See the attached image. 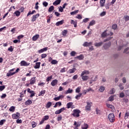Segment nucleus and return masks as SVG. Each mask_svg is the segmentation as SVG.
<instances>
[{
    "label": "nucleus",
    "mask_w": 129,
    "mask_h": 129,
    "mask_svg": "<svg viewBox=\"0 0 129 129\" xmlns=\"http://www.w3.org/2000/svg\"><path fill=\"white\" fill-rule=\"evenodd\" d=\"M80 113V110L75 109L73 110V113H72V114L75 117H79V116H80V115L79 114Z\"/></svg>",
    "instance_id": "1"
},
{
    "label": "nucleus",
    "mask_w": 129,
    "mask_h": 129,
    "mask_svg": "<svg viewBox=\"0 0 129 129\" xmlns=\"http://www.w3.org/2000/svg\"><path fill=\"white\" fill-rule=\"evenodd\" d=\"M108 118L110 122H113L115 120V117L113 113H110L108 115Z\"/></svg>",
    "instance_id": "2"
},
{
    "label": "nucleus",
    "mask_w": 129,
    "mask_h": 129,
    "mask_svg": "<svg viewBox=\"0 0 129 129\" xmlns=\"http://www.w3.org/2000/svg\"><path fill=\"white\" fill-rule=\"evenodd\" d=\"M91 104H92V103L87 102V105L85 107V109L87 111L90 110V107H91Z\"/></svg>",
    "instance_id": "3"
},
{
    "label": "nucleus",
    "mask_w": 129,
    "mask_h": 129,
    "mask_svg": "<svg viewBox=\"0 0 129 129\" xmlns=\"http://www.w3.org/2000/svg\"><path fill=\"white\" fill-rule=\"evenodd\" d=\"M110 46H111V42H109L108 43H105L103 46L104 49H105V50H107Z\"/></svg>",
    "instance_id": "4"
},
{
    "label": "nucleus",
    "mask_w": 129,
    "mask_h": 129,
    "mask_svg": "<svg viewBox=\"0 0 129 129\" xmlns=\"http://www.w3.org/2000/svg\"><path fill=\"white\" fill-rule=\"evenodd\" d=\"M35 82L36 77H33L30 79L29 84H30L31 85H33V84H35Z\"/></svg>",
    "instance_id": "5"
},
{
    "label": "nucleus",
    "mask_w": 129,
    "mask_h": 129,
    "mask_svg": "<svg viewBox=\"0 0 129 129\" xmlns=\"http://www.w3.org/2000/svg\"><path fill=\"white\" fill-rule=\"evenodd\" d=\"M20 64L21 66H29L30 65V63H28L25 60L21 61Z\"/></svg>",
    "instance_id": "6"
},
{
    "label": "nucleus",
    "mask_w": 129,
    "mask_h": 129,
    "mask_svg": "<svg viewBox=\"0 0 129 129\" xmlns=\"http://www.w3.org/2000/svg\"><path fill=\"white\" fill-rule=\"evenodd\" d=\"M39 17H40V14H37L36 15L33 16L32 18V22H35V21L37 20V18H39Z\"/></svg>",
    "instance_id": "7"
},
{
    "label": "nucleus",
    "mask_w": 129,
    "mask_h": 129,
    "mask_svg": "<svg viewBox=\"0 0 129 129\" xmlns=\"http://www.w3.org/2000/svg\"><path fill=\"white\" fill-rule=\"evenodd\" d=\"M90 73L89 71L85 70L82 72L81 76H83V75H88Z\"/></svg>",
    "instance_id": "8"
},
{
    "label": "nucleus",
    "mask_w": 129,
    "mask_h": 129,
    "mask_svg": "<svg viewBox=\"0 0 129 129\" xmlns=\"http://www.w3.org/2000/svg\"><path fill=\"white\" fill-rule=\"evenodd\" d=\"M82 77V79L84 81H87V80H88V79H89V77H88V76H81Z\"/></svg>",
    "instance_id": "9"
},
{
    "label": "nucleus",
    "mask_w": 129,
    "mask_h": 129,
    "mask_svg": "<svg viewBox=\"0 0 129 129\" xmlns=\"http://www.w3.org/2000/svg\"><path fill=\"white\" fill-rule=\"evenodd\" d=\"M92 45V42H85L83 44V46L84 47H88L89 46H91Z\"/></svg>",
    "instance_id": "10"
},
{
    "label": "nucleus",
    "mask_w": 129,
    "mask_h": 129,
    "mask_svg": "<svg viewBox=\"0 0 129 129\" xmlns=\"http://www.w3.org/2000/svg\"><path fill=\"white\" fill-rule=\"evenodd\" d=\"M103 44V42H96L94 44V46L95 47H101Z\"/></svg>",
    "instance_id": "11"
},
{
    "label": "nucleus",
    "mask_w": 129,
    "mask_h": 129,
    "mask_svg": "<svg viewBox=\"0 0 129 129\" xmlns=\"http://www.w3.org/2000/svg\"><path fill=\"white\" fill-rule=\"evenodd\" d=\"M24 12V8H21L20 10L17 11V16L19 17L20 15H21V13H23Z\"/></svg>",
    "instance_id": "12"
},
{
    "label": "nucleus",
    "mask_w": 129,
    "mask_h": 129,
    "mask_svg": "<svg viewBox=\"0 0 129 129\" xmlns=\"http://www.w3.org/2000/svg\"><path fill=\"white\" fill-rule=\"evenodd\" d=\"M57 83H58V80L56 79L53 80L51 83V85H52V86H55V85H56Z\"/></svg>",
    "instance_id": "13"
},
{
    "label": "nucleus",
    "mask_w": 129,
    "mask_h": 129,
    "mask_svg": "<svg viewBox=\"0 0 129 129\" xmlns=\"http://www.w3.org/2000/svg\"><path fill=\"white\" fill-rule=\"evenodd\" d=\"M39 37H40V35H39L38 34L35 35L32 37L33 41H37L38 39H39Z\"/></svg>",
    "instance_id": "14"
},
{
    "label": "nucleus",
    "mask_w": 129,
    "mask_h": 129,
    "mask_svg": "<svg viewBox=\"0 0 129 129\" xmlns=\"http://www.w3.org/2000/svg\"><path fill=\"white\" fill-rule=\"evenodd\" d=\"M63 23H64V20H61L60 21H58L56 22L55 24V25L58 27L59 26H60V25H63Z\"/></svg>",
    "instance_id": "15"
},
{
    "label": "nucleus",
    "mask_w": 129,
    "mask_h": 129,
    "mask_svg": "<svg viewBox=\"0 0 129 129\" xmlns=\"http://www.w3.org/2000/svg\"><path fill=\"white\" fill-rule=\"evenodd\" d=\"M100 4L101 8H103L105 4V0H100Z\"/></svg>",
    "instance_id": "16"
},
{
    "label": "nucleus",
    "mask_w": 129,
    "mask_h": 129,
    "mask_svg": "<svg viewBox=\"0 0 129 129\" xmlns=\"http://www.w3.org/2000/svg\"><path fill=\"white\" fill-rule=\"evenodd\" d=\"M76 59H79V60H83V59H84V55L83 54H81L79 56H77L76 57Z\"/></svg>",
    "instance_id": "17"
},
{
    "label": "nucleus",
    "mask_w": 129,
    "mask_h": 129,
    "mask_svg": "<svg viewBox=\"0 0 129 129\" xmlns=\"http://www.w3.org/2000/svg\"><path fill=\"white\" fill-rule=\"evenodd\" d=\"M47 50H48V47L43 48L40 50H39L38 53H43V52H45V51H47Z\"/></svg>",
    "instance_id": "18"
},
{
    "label": "nucleus",
    "mask_w": 129,
    "mask_h": 129,
    "mask_svg": "<svg viewBox=\"0 0 129 129\" xmlns=\"http://www.w3.org/2000/svg\"><path fill=\"white\" fill-rule=\"evenodd\" d=\"M71 24L72 25H74L75 28H76V27H77V21H75L74 20H72L71 21Z\"/></svg>",
    "instance_id": "19"
},
{
    "label": "nucleus",
    "mask_w": 129,
    "mask_h": 129,
    "mask_svg": "<svg viewBox=\"0 0 129 129\" xmlns=\"http://www.w3.org/2000/svg\"><path fill=\"white\" fill-rule=\"evenodd\" d=\"M60 3L61 0H56L53 3V6H58V5H60Z\"/></svg>",
    "instance_id": "20"
},
{
    "label": "nucleus",
    "mask_w": 129,
    "mask_h": 129,
    "mask_svg": "<svg viewBox=\"0 0 129 129\" xmlns=\"http://www.w3.org/2000/svg\"><path fill=\"white\" fill-rule=\"evenodd\" d=\"M22 38H24V35H20L18 36L17 37L18 40H17V43H20V40H21V39H22Z\"/></svg>",
    "instance_id": "21"
},
{
    "label": "nucleus",
    "mask_w": 129,
    "mask_h": 129,
    "mask_svg": "<svg viewBox=\"0 0 129 129\" xmlns=\"http://www.w3.org/2000/svg\"><path fill=\"white\" fill-rule=\"evenodd\" d=\"M40 65H41L40 62H36L34 68L35 69H39V68H40Z\"/></svg>",
    "instance_id": "22"
},
{
    "label": "nucleus",
    "mask_w": 129,
    "mask_h": 129,
    "mask_svg": "<svg viewBox=\"0 0 129 129\" xmlns=\"http://www.w3.org/2000/svg\"><path fill=\"white\" fill-rule=\"evenodd\" d=\"M74 125H75L76 127H79V126H80L81 125V123L79 122L75 121L74 123Z\"/></svg>",
    "instance_id": "23"
},
{
    "label": "nucleus",
    "mask_w": 129,
    "mask_h": 129,
    "mask_svg": "<svg viewBox=\"0 0 129 129\" xmlns=\"http://www.w3.org/2000/svg\"><path fill=\"white\" fill-rule=\"evenodd\" d=\"M16 72H13L12 73L11 71H9L7 74V76L8 77H10V76H12V75H14V74H15Z\"/></svg>",
    "instance_id": "24"
},
{
    "label": "nucleus",
    "mask_w": 129,
    "mask_h": 129,
    "mask_svg": "<svg viewBox=\"0 0 129 129\" xmlns=\"http://www.w3.org/2000/svg\"><path fill=\"white\" fill-rule=\"evenodd\" d=\"M62 98H63V95H60L59 96L55 97L54 98V100H55V101H58V100H59V99Z\"/></svg>",
    "instance_id": "25"
},
{
    "label": "nucleus",
    "mask_w": 129,
    "mask_h": 129,
    "mask_svg": "<svg viewBox=\"0 0 129 129\" xmlns=\"http://www.w3.org/2000/svg\"><path fill=\"white\" fill-rule=\"evenodd\" d=\"M72 92H73V90L69 88V89L66 91L65 93L66 94H68V93H72Z\"/></svg>",
    "instance_id": "26"
},
{
    "label": "nucleus",
    "mask_w": 129,
    "mask_h": 129,
    "mask_svg": "<svg viewBox=\"0 0 129 129\" xmlns=\"http://www.w3.org/2000/svg\"><path fill=\"white\" fill-rule=\"evenodd\" d=\"M82 129H88V124L85 123L83 125H82Z\"/></svg>",
    "instance_id": "27"
},
{
    "label": "nucleus",
    "mask_w": 129,
    "mask_h": 129,
    "mask_svg": "<svg viewBox=\"0 0 129 129\" xmlns=\"http://www.w3.org/2000/svg\"><path fill=\"white\" fill-rule=\"evenodd\" d=\"M31 104H32V100H28L25 102L26 105H31Z\"/></svg>",
    "instance_id": "28"
},
{
    "label": "nucleus",
    "mask_w": 129,
    "mask_h": 129,
    "mask_svg": "<svg viewBox=\"0 0 129 129\" xmlns=\"http://www.w3.org/2000/svg\"><path fill=\"white\" fill-rule=\"evenodd\" d=\"M76 71V68H73L69 70V73H74Z\"/></svg>",
    "instance_id": "29"
},
{
    "label": "nucleus",
    "mask_w": 129,
    "mask_h": 129,
    "mask_svg": "<svg viewBox=\"0 0 129 129\" xmlns=\"http://www.w3.org/2000/svg\"><path fill=\"white\" fill-rule=\"evenodd\" d=\"M115 92V89L114 88H112L111 90L109 91V94H113Z\"/></svg>",
    "instance_id": "30"
},
{
    "label": "nucleus",
    "mask_w": 129,
    "mask_h": 129,
    "mask_svg": "<svg viewBox=\"0 0 129 129\" xmlns=\"http://www.w3.org/2000/svg\"><path fill=\"white\" fill-rule=\"evenodd\" d=\"M67 33H68V31H67V30H64L62 32V35H63L64 37H66V35H67Z\"/></svg>",
    "instance_id": "31"
},
{
    "label": "nucleus",
    "mask_w": 129,
    "mask_h": 129,
    "mask_svg": "<svg viewBox=\"0 0 129 129\" xmlns=\"http://www.w3.org/2000/svg\"><path fill=\"white\" fill-rule=\"evenodd\" d=\"M104 90H105V88L104 86H101L100 87L99 91H100V92H103Z\"/></svg>",
    "instance_id": "32"
},
{
    "label": "nucleus",
    "mask_w": 129,
    "mask_h": 129,
    "mask_svg": "<svg viewBox=\"0 0 129 129\" xmlns=\"http://www.w3.org/2000/svg\"><path fill=\"white\" fill-rule=\"evenodd\" d=\"M127 45V44H123V45H121H121L118 47V50H121V49H122V48H123V47H126Z\"/></svg>",
    "instance_id": "33"
},
{
    "label": "nucleus",
    "mask_w": 129,
    "mask_h": 129,
    "mask_svg": "<svg viewBox=\"0 0 129 129\" xmlns=\"http://www.w3.org/2000/svg\"><path fill=\"white\" fill-rule=\"evenodd\" d=\"M46 93V91L45 90H43V91H41V92L39 93L38 96H43V95H44V94Z\"/></svg>",
    "instance_id": "34"
},
{
    "label": "nucleus",
    "mask_w": 129,
    "mask_h": 129,
    "mask_svg": "<svg viewBox=\"0 0 129 129\" xmlns=\"http://www.w3.org/2000/svg\"><path fill=\"white\" fill-rule=\"evenodd\" d=\"M78 12H79V10H77V11H75L74 12H72L71 13V15H72V16H74V15H76V14H78Z\"/></svg>",
    "instance_id": "35"
},
{
    "label": "nucleus",
    "mask_w": 129,
    "mask_h": 129,
    "mask_svg": "<svg viewBox=\"0 0 129 129\" xmlns=\"http://www.w3.org/2000/svg\"><path fill=\"white\" fill-rule=\"evenodd\" d=\"M51 105H52V103L51 102H48L46 105V108H49Z\"/></svg>",
    "instance_id": "36"
},
{
    "label": "nucleus",
    "mask_w": 129,
    "mask_h": 129,
    "mask_svg": "<svg viewBox=\"0 0 129 129\" xmlns=\"http://www.w3.org/2000/svg\"><path fill=\"white\" fill-rule=\"evenodd\" d=\"M67 108H70L72 105H73V103L72 102H69L67 104Z\"/></svg>",
    "instance_id": "37"
},
{
    "label": "nucleus",
    "mask_w": 129,
    "mask_h": 129,
    "mask_svg": "<svg viewBox=\"0 0 129 129\" xmlns=\"http://www.w3.org/2000/svg\"><path fill=\"white\" fill-rule=\"evenodd\" d=\"M94 25H95V20H92L91 22H90L89 26H94Z\"/></svg>",
    "instance_id": "38"
},
{
    "label": "nucleus",
    "mask_w": 129,
    "mask_h": 129,
    "mask_svg": "<svg viewBox=\"0 0 129 129\" xmlns=\"http://www.w3.org/2000/svg\"><path fill=\"white\" fill-rule=\"evenodd\" d=\"M6 121H7V120L5 119L1 120L0 121V125H3L4 123H5V122H6Z\"/></svg>",
    "instance_id": "39"
},
{
    "label": "nucleus",
    "mask_w": 129,
    "mask_h": 129,
    "mask_svg": "<svg viewBox=\"0 0 129 129\" xmlns=\"http://www.w3.org/2000/svg\"><path fill=\"white\" fill-rule=\"evenodd\" d=\"M106 106H107V107H108L109 108H111V109H112L114 107L112 105L109 104H107V103L106 104Z\"/></svg>",
    "instance_id": "40"
},
{
    "label": "nucleus",
    "mask_w": 129,
    "mask_h": 129,
    "mask_svg": "<svg viewBox=\"0 0 129 129\" xmlns=\"http://www.w3.org/2000/svg\"><path fill=\"white\" fill-rule=\"evenodd\" d=\"M122 85H123L122 83H120L119 84V87L120 88V90H123V89H124V87H123Z\"/></svg>",
    "instance_id": "41"
},
{
    "label": "nucleus",
    "mask_w": 129,
    "mask_h": 129,
    "mask_svg": "<svg viewBox=\"0 0 129 129\" xmlns=\"http://www.w3.org/2000/svg\"><path fill=\"white\" fill-rule=\"evenodd\" d=\"M108 100L109 101H113V100H114V97L113 96H110Z\"/></svg>",
    "instance_id": "42"
},
{
    "label": "nucleus",
    "mask_w": 129,
    "mask_h": 129,
    "mask_svg": "<svg viewBox=\"0 0 129 129\" xmlns=\"http://www.w3.org/2000/svg\"><path fill=\"white\" fill-rule=\"evenodd\" d=\"M51 63L52 64H58V61L55 59H53L51 61Z\"/></svg>",
    "instance_id": "43"
},
{
    "label": "nucleus",
    "mask_w": 129,
    "mask_h": 129,
    "mask_svg": "<svg viewBox=\"0 0 129 129\" xmlns=\"http://www.w3.org/2000/svg\"><path fill=\"white\" fill-rule=\"evenodd\" d=\"M81 95H82V93H79L78 95H77L75 98L76 99H79V98H80V97H81Z\"/></svg>",
    "instance_id": "44"
},
{
    "label": "nucleus",
    "mask_w": 129,
    "mask_h": 129,
    "mask_svg": "<svg viewBox=\"0 0 129 129\" xmlns=\"http://www.w3.org/2000/svg\"><path fill=\"white\" fill-rule=\"evenodd\" d=\"M124 19L125 22H127V21H129V16L127 15H126L124 17Z\"/></svg>",
    "instance_id": "45"
},
{
    "label": "nucleus",
    "mask_w": 129,
    "mask_h": 129,
    "mask_svg": "<svg viewBox=\"0 0 129 129\" xmlns=\"http://www.w3.org/2000/svg\"><path fill=\"white\" fill-rule=\"evenodd\" d=\"M112 28L113 29V30H116V29H117V25L113 24L112 26Z\"/></svg>",
    "instance_id": "46"
},
{
    "label": "nucleus",
    "mask_w": 129,
    "mask_h": 129,
    "mask_svg": "<svg viewBox=\"0 0 129 129\" xmlns=\"http://www.w3.org/2000/svg\"><path fill=\"white\" fill-rule=\"evenodd\" d=\"M112 38H113V37H109L108 38H107L106 39H105L104 40V42H107L108 41H110V40H111V39H112Z\"/></svg>",
    "instance_id": "47"
},
{
    "label": "nucleus",
    "mask_w": 129,
    "mask_h": 129,
    "mask_svg": "<svg viewBox=\"0 0 129 129\" xmlns=\"http://www.w3.org/2000/svg\"><path fill=\"white\" fill-rule=\"evenodd\" d=\"M10 111H12V112H14L15 111V107L14 106H11L10 108L9 109Z\"/></svg>",
    "instance_id": "48"
},
{
    "label": "nucleus",
    "mask_w": 129,
    "mask_h": 129,
    "mask_svg": "<svg viewBox=\"0 0 129 129\" xmlns=\"http://www.w3.org/2000/svg\"><path fill=\"white\" fill-rule=\"evenodd\" d=\"M52 11H54V6H51L48 9V12H51Z\"/></svg>",
    "instance_id": "49"
},
{
    "label": "nucleus",
    "mask_w": 129,
    "mask_h": 129,
    "mask_svg": "<svg viewBox=\"0 0 129 129\" xmlns=\"http://www.w3.org/2000/svg\"><path fill=\"white\" fill-rule=\"evenodd\" d=\"M128 116H129V112H127L125 114V116H124L125 119H126L127 118H128Z\"/></svg>",
    "instance_id": "50"
},
{
    "label": "nucleus",
    "mask_w": 129,
    "mask_h": 129,
    "mask_svg": "<svg viewBox=\"0 0 129 129\" xmlns=\"http://www.w3.org/2000/svg\"><path fill=\"white\" fill-rule=\"evenodd\" d=\"M107 36V33H106V32H104L102 34V38H104V37H106Z\"/></svg>",
    "instance_id": "51"
},
{
    "label": "nucleus",
    "mask_w": 129,
    "mask_h": 129,
    "mask_svg": "<svg viewBox=\"0 0 129 129\" xmlns=\"http://www.w3.org/2000/svg\"><path fill=\"white\" fill-rule=\"evenodd\" d=\"M105 15H106V12L104 11L100 14V17H104V16H105Z\"/></svg>",
    "instance_id": "52"
},
{
    "label": "nucleus",
    "mask_w": 129,
    "mask_h": 129,
    "mask_svg": "<svg viewBox=\"0 0 129 129\" xmlns=\"http://www.w3.org/2000/svg\"><path fill=\"white\" fill-rule=\"evenodd\" d=\"M81 89V87H78L76 90V92H77V93H79V92H80Z\"/></svg>",
    "instance_id": "53"
},
{
    "label": "nucleus",
    "mask_w": 129,
    "mask_h": 129,
    "mask_svg": "<svg viewBox=\"0 0 129 129\" xmlns=\"http://www.w3.org/2000/svg\"><path fill=\"white\" fill-rule=\"evenodd\" d=\"M53 76H51L50 77H48L47 79H46V81L47 82H49V81H50L51 80V79H52Z\"/></svg>",
    "instance_id": "54"
},
{
    "label": "nucleus",
    "mask_w": 129,
    "mask_h": 129,
    "mask_svg": "<svg viewBox=\"0 0 129 129\" xmlns=\"http://www.w3.org/2000/svg\"><path fill=\"white\" fill-rule=\"evenodd\" d=\"M8 51H10V52H13L14 51V48H13V46H11L8 49Z\"/></svg>",
    "instance_id": "55"
},
{
    "label": "nucleus",
    "mask_w": 129,
    "mask_h": 129,
    "mask_svg": "<svg viewBox=\"0 0 129 129\" xmlns=\"http://www.w3.org/2000/svg\"><path fill=\"white\" fill-rule=\"evenodd\" d=\"M43 119L45 120H48L49 119V115H46L43 118Z\"/></svg>",
    "instance_id": "56"
},
{
    "label": "nucleus",
    "mask_w": 129,
    "mask_h": 129,
    "mask_svg": "<svg viewBox=\"0 0 129 129\" xmlns=\"http://www.w3.org/2000/svg\"><path fill=\"white\" fill-rule=\"evenodd\" d=\"M5 88H6V86H0V91H3Z\"/></svg>",
    "instance_id": "57"
},
{
    "label": "nucleus",
    "mask_w": 129,
    "mask_h": 129,
    "mask_svg": "<svg viewBox=\"0 0 129 129\" xmlns=\"http://www.w3.org/2000/svg\"><path fill=\"white\" fill-rule=\"evenodd\" d=\"M63 9L64 8H63V7L61 6L58 7L59 12H60L61 13H63Z\"/></svg>",
    "instance_id": "58"
},
{
    "label": "nucleus",
    "mask_w": 129,
    "mask_h": 129,
    "mask_svg": "<svg viewBox=\"0 0 129 129\" xmlns=\"http://www.w3.org/2000/svg\"><path fill=\"white\" fill-rule=\"evenodd\" d=\"M122 82H123V83H126V78L125 77H123L122 79Z\"/></svg>",
    "instance_id": "59"
},
{
    "label": "nucleus",
    "mask_w": 129,
    "mask_h": 129,
    "mask_svg": "<svg viewBox=\"0 0 129 129\" xmlns=\"http://www.w3.org/2000/svg\"><path fill=\"white\" fill-rule=\"evenodd\" d=\"M6 97H7V94H3V95L1 96V98L2 99L6 98Z\"/></svg>",
    "instance_id": "60"
},
{
    "label": "nucleus",
    "mask_w": 129,
    "mask_h": 129,
    "mask_svg": "<svg viewBox=\"0 0 129 129\" xmlns=\"http://www.w3.org/2000/svg\"><path fill=\"white\" fill-rule=\"evenodd\" d=\"M23 121L21 119H17V123H22Z\"/></svg>",
    "instance_id": "61"
},
{
    "label": "nucleus",
    "mask_w": 129,
    "mask_h": 129,
    "mask_svg": "<svg viewBox=\"0 0 129 129\" xmlns=\"http://www.w3.org/2000/svg\"><path fill=\"white\" fill-rule=\"evenodd\" d=\"M119 97H121V98H122L123 97H124V93H121L119 94Z\"/></svg>",
    "instance_id": "62"
},
{
    "label": "nucleus",
    "mask_w": 129,
    "mask_h": 129,
    "mask_svg": "<svg viewBox=\"0 0 129 129\" xmlns=\"http://www.w3.org/2000/svg\"><path fill=\"white\" fill-rule=\"evenodd\" d=\"M32 127H36L37 124L35 122H32Z\"/></svg>",
    "instance_id": "63"
},
{
    "label": "nucleus",
    "mask_w": 129,
    "mask_h": 129,
    "mask_svg": "<svg viewBox=\"0 0 129 129\" xmlns=\"http://www.w3.org/2000/svg\"><path fill=\"white\" fill-rule=\"evenodd\" d=\"M75 54H76V52L75 51H72L71 53V56H75Z\"/></svg>",
    "instance_id": "64"
}]
</instances>
